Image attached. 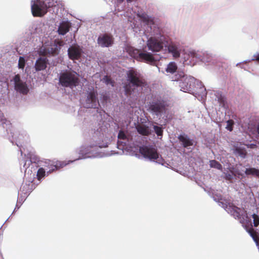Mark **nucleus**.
Returning a JSON list of instances; mask_svg holds the SVG:
<instances>
[{
    "label": "nucleus",
    "instance_id": "nucleus-1",
    "mask_svg": "<svg viewBox=\"0 0 259 259\" xmlns=\"http://www.w3.org/2000/svg\"><path fill=\"white\" fill-rule=\"evenodd\" d=\"M126 80L128 83L123 86L125 95H131L136 88H143L147 85L144 77L137 70L131 69L126 72Z\"/></svg>",
    "mask_w": 259,
    "mask_h": 259
},
{
    "label": "nucleus",
    "instance_id": "nucleus-2",
    "mask_svg": "<svg viewBox=\"0 0 259 259\" xmlns=\"http://www.w3.org/2000/svg\"><path fill=\"white\" fill-rule=\"evenodd\" d=\"M79 78L75 72L65 71L61 73L59 77V82L64 87L71 89L78 85Z\"/></svg>",
    "mask_w": 259,
    "mask_h": 259
},
{
    "label": "nucleus",
    "instance_id": "nucleus-3",
    "mask_svg": "<svg viewBox=\"0 0 259 259\" xmlns=\"http://www.w3.org/2000/svg\"><path fill=\"white\" fill-rule=\"evenodd\" d=\"M98 93L93 87L89 89L86 94V99L84 103V106L87 108H96L99 106L98 98Z\"/></svg>",
    "mask_w": 259,
    "mask_h": 259
},
{
    "label": "nucleus",
    "instance_id": "nucleus-4",
    "mask_svg": "<svg viewBox=\"0 0 259 259\" xmlns=\"http://www.w3.org/2000/svg\"><path fill=\"white\" fill-rule=\"evenodd\" d=\"M164 37L163 36H160L159 37H150L147 42L149 50L154 52L160 51L164 46Z\"/></svg>",
    "mask_w": 259,
    "mask_h": 259
},
{
    "label": "nucleus",
    "instance_id": "nucleus-5",
    "mask_svg": "<svg viewBox=\"0 0 259 259\" xmlns=\"http://www.w3.org/2000/svg\"><path fill=\"white\" fill-rule=\"evenodd\" d=\"M168 106L167 102L161 98H157L150 102L149 109L155 113L165 112Z\"/></svg>",
    "mask_w": 259,
    "mask_h": 259
},
{
    "label": "nucleus",
    "instance_id": "nucleus-6",
    "mask_svg": "<svg viewBox=\"0 0 259 259\" xmlns=\"http://www.w3.org/2000/svg\"><path fill=\"white\" fill-rule=\"evenodd\" d=\"M139 151L145 158H148L150 160H155L159 158V154L157 152V149L152 146L140 147Z\"/></svg>",
    "mask_w": 259,
    "mask_h": 259
},
{
    "label": "nucleus",
    "instance_id": "nucleus-7",
    "mask_svg": "<svg viewBox=\"0 0 259 259\" xmlns=\"http://www.w3.org/2000/svg\"><path fill=\"white\" fill-rule=\"evenodd\" d=\"M31 3V12L34 17H41L47 13L48 10L42 4L41 0H34Z\"/></svg>",
    "mask_w": 259,
    "mask_h": 259
},
{
    "label": "nucleus",
    "instance_id": "nucleus-8",
    "mask_svg": "<svg viewBox=\"0 0 259 259\" xmlns=\"http://www.w3.org/2000/svg\"><path fill=\"white\" fill-rule=\"evenodd\" d=\"M14 82L15 90L23 95H27L29 92V89L26 82H23L21 79V77L19 74L15 75L13 78Z\"/></svg>",
    "mask_w": 259,
    "mask_h": 259
},
{
    "label": "nucleus",
    "instance_id": "nucleus-9",
    "mask_svg": "<svg viewBox=\"0 0 259 259\" xmlns=\"http://www.w3.org/2000/svg\"><path fill=\"white\" fill-rule=\"evenodd\" d=\"M82 49L78 46H73L68 50V55L69 59L72 60H79L82 55Z\"/></svg>",
    "mask_w": 259,
    "mask_h": 259
},
{
    "label": "nucleus",
    "instance_id": "nucleus-10",
    "mask_svg": "<svg viewBox=\"0 0 259 259\" xmlns=\"http://www.w3.org/2000/svg\"><path fill=\"white\" fill-rule=\"evenodd\" d=\"M113 42L112 36L106 33L100 36L98 38V43L102 47H108L112 45Z\"/></svg>",
    "mask_w": 259,
    "mask_h": 259
},
{
    "label": "nucleus",
    "instance_id": "nucleus-11",
    "mask_svg": "<svg viewBox=\"0 0 259 259\" xmlns=\"http://www.w3.org/2000/svg\"><path fill=\"white\" fill-rule=\"evenodd\" d=\"M48 64V60L46 57H39L37 59L34 64L36 71L44 70L46 69Z\"/></svg>",
    "mask_w": 259,
    "mask_h": 259
},
{
    "label": "nucleus",
    "instance_id": "nucleus-12",
    "mask_svg": "<svg viewBox=\"0 0 259 259\" xmlns=\"http://www.w3.org/2000/svg\"><path fill=\"white\" fill-rule=\"evenodd\" d=\"M137 56L139 57L138 60L146 63L153 64L155 61L153 56L149 53L141 52L140 54H137Z\"/></svg>",
    "mask_w": 259,
    "mask_h": 259
},
{
    "label": "nucleus",
    "instance_id": "nucleus-13",
    "mask_svg": "<svg viewBox=\"0 0 259 259\" xmlns=\"http://www.w3.org/2000/svg\"><path fill=\"white\" fill-rule=\"evenodd\" d=\"M71 26V23L69 22L62 21L58 27V33L62 35H65L69 31Z\"/></svg>",
    "mask_w": 259,
    "mask_h": 259
},
{
    "label": "nucleus",
    "instance_id": "nucleus-14",
    "mask_svg": "<svg viewBox=\"0 0 259 259\" xmlns=\"http://www.w3.org/2000/svg\"><path fill=\"white\" fill-rule=\"evenodd\" d=\"M51 161L49 160V165H50V168L51 169L49 170L48 172H52L55 170L58 169L60 168H62L65 165H66L68 163H67L65 161H57L53 163H50Z\"/></svg>",
    "mask_w": 259,
    "mask_h": 259
},
{
    "label": "nucleus",
    "instance_id": "nucleus-15",
    "mask_svg": "<svg viewBox=\"0 0 259 259\" xmlns=\"http://www.w3.org/2000/svg\"><path fill=\"white\" fill-rule=\"evenodd\" d=\"M168 52L172 54V56L175 58H179L180 56V50L178 46L174 44H170L168 47Z\"/></svg>",
    "mask_w": 259,
    "mask_h": 259
},
{
    "label": "nucleus",
    "instance_id": "nucleus-16",
    "mask_svg": "<svg viewBox=\"0 0 259 259\" xmlns=\"http://www.w3.org/2000/svg\"><path fill=\"white\" fill-rule=\"evenodd\" d=\"M138 132L143 136H148L151 133V131L148 126L143 124H139L137 126Z\"/></svg>",
    "mask_w": 259,
    "mask_h": 259
},
{
    "label": "nucleus",
    "instance_id": "nucleus-17",
    "mask_svg": "<svg viewBox=\"0 0 259 259\" xmlns=\"http://www.w3.org/2000/svg\"><path fill=\"white\" fill-rule=\"evenodd\" d=\"M179 141L182 143L184 147H188L193 145V142L187 136L180 135L178 137Z\"/></svg>",
    "mask_w": 259,
    "mask_h": 259
},
{
    "label": "nucleus",
    "instance_id": "nucleus-18",
    "mask_svg": "<svg viewBox=\"0 0 259 259\" xmlns=\"http://www.w3.org/2000/svg\"><path fill=\"white\" fill-rule=\"evenodd\" d=\"M138 16L147 25H153L154 23L153 19L145 13L138 14Z\"/></svg>",
    "mask_w": 259,
    "mask_h": 259
},
{
    "label": "nucleus",
    "instance_id": "nucleus-19",
    "mask_svg": "<svg viewBox=\"0 0 259 259\" xmlns=\"http://www.w3.org/2000/svg\"><path fill=\"white\" fill-rule=\"evenodd\" d=\"M234 153L242 158H245L247 155L246 149L244 147L240 146H235L234 148Z\"/></svg>",
    "mask_w": 259,
    "mask_h": 259
},
{
    "label": "nucleus",
    "instance_id": "nucleus-20",
    "mask_svg": "<svg viewBox=\"0 0 259 259\" xmlns=\"http://www.w3.org/2000/svg\"><path fill=\"white\" fill-rule=\"evenodd\" d=\"M245 229L247 231V232L250 234V235L251 236L253 240L258 244L259 238L258 237L257 232L256 231H255L253 228L252 226H251V227L248 228L246 226H245Z\"/></svg>",
    "mask_w": 259,
    "mask_h": 259
},
{
    "label": "nucleus",
    "instance_id": "nucleus-21",
    "mask_svg": "<svg viewBox=\"0 0 259 259\" xmlns=\"http://www.w3.org/2000/svg\"><path fill=\"white\" fill-rule=\"evenodd\" d=\"M245 174L247 175H251L256 178L259 177V169L254 167L246 168L245 171Z\"/></svg>",
    "mask_w": 259,
    "mask_h": 259
},
{
    "label": "nucleus",
    "instance_id": "nucleus-22",
    "mask_svg": "<svg viewBox=\"0 0 259 259\" xmlns=\"http://www.w3.org/2000/svg\"><path fill=\"white\" fill-rule=\"evenodd\" d=\"M58 0H41L42 4L48 10L49 8H53L56 6Z\"/></svg>",
    "mask_w": 259,
    "mask_h": 259
},
{
    "label": "nucleus",
    "instance_id": "nucleus-23",
    "mask_svg": "<svg viewBox=\"0 0 259 259\" xmlns=\"http://www.w3.org/2000/svg\"><path fill=\"white\" fill-rule=\"evenodd\" d=\"M177 66L175 62L169 63L166 69V71L170 73H174L177 69Z\"/></svg>",
    "mask_w": 259,
    "mask_h": 259
},
{
    "label": "nucleus",
    "instance_id": "nucleus-24",
    "mask_svg": "<svg viewBox=\"0 0 259 259\" xmlns=\"http://www.w3.org/2000/svg\"><path fill=\"white\" fill-rule=\"evenodd\" d=\"M198 85H199L200 88L198 91H195L196 94H198L199 96H201L202 97L203 96H206L207 92L204 86L202 85L201 82L199 83V84H198Z\"/></svg>",
    "mask_w": 259,
    "mask_h": 259
},
{
    "label": "nucleus",
    "instance_id": "nucleus-25",
    "mask_svg": "<svg viewBox=\"0 0 259 259\" xmlns=\"http://www.w3.org/2000/svg\"><path fill=\"white\" fill-rule=\"evenodd\" d=\"M209 165L211 167L215 168L219 170H221L222 169V165L218 161L215 160H210Z\"/></svg>",
    "mask_w": 259,
    "mask_h": 259
},
{
    "label": "nucleus",
    "instance_id": "nucleus-26",
    "mask_svg": "<svg viewBox=\"0 0 259 259\" xmlns=\"http://www.w3.org/2000/svg\"><path fill=\"white\" fill-rule=\"evenodd\" d=\"M130 55L133 57V58L138 60L139 57L137 56V54H140V52L137 49H135L133 48H130L128 50Z\"/></svg>",
    "mask_w": 259,
    "mask_h": 259
},
{
    "label": "nucleus",
    "instance_id": "nucleus-27",
    "mask_svg": "<svg viewBox=\"0 0 259 259\" xmlns=\"http://www.w3.org/2000/svg\"><path fill=\"white\" fill-rule=\"evenodd\" d=\"M102 80L104 82H105L107 85L110 84L112 87H114V81L112 80L111 77L108 75H105L102 79Z\"/></svg>",
    "mask_w": 259,
    "mask_h": 259
},
{
    "label": "nucleus",
    "instance_id": "nucleus-28",
    "mask_svg": "<svg viewBox=\"0 0 259 259\" xmlns=\"http://www.w3.org/2000/svg\"><path fill=\"white\" fill-rule=\"evenodd\" d=\"M46 171L45 169L42 167L39 168L37 172V178L38 180H40L42 178H44L45 176Z\"/></svg>",
    "mask_w": 259,
    "mask_h": 259
},
{
    "label": "nucleus",
    "instance_id": "nucleus-29",
    "mask_svg": "<svg viewBox=\"0 0 259 259\" xmlns=\"http://www.w3.org/2000/svg\"><path fill=\"white\" fill-rule=\"evenodd\" d=\"M153 128L154 130L155 133L156 134V135L158 136H162L163 135V130L161 127L157 126V125H154Z\"/></svg>",
    "mask_w": 259,
    "mask_h": 259
},
{
    "label": "nucleus",
    "instance_id": "nucleus-30",
    "mask_svg": "<svg viewBox=\"0 0 259 259\" xmlns=\"http://www.w3.org/2000/svg\"><path fill=\"white\" fill-rule=\"evenodd\" d=\"M25 65V60L23 57H20L18 61V67L23 69Z\"/></svg>",
    "mask_w": 259,
    "mask_h": 259
},
{
    "label": "nucleus",
    "instance_id": "nucleus-31",
    "mask_svg": "<svg viewBox=\"0 0 259 259\" xmlns=\"http://www.w3.org/2000/svg\"><path fill=\"white\" fill-rule=\"evenodd\" d=\"M234 124V122L232 119L228 120L227 121V125L226 128L229 131L231 132L233 130Z\"/></svg>",
    "mask_w": 259,
    "mask_h": 259
},
{
    "label": "nucleus",
    "instance_id": "nucleus-32",
    "mask_svg": "<svg viewBox=\"0 0 259 259\" xmlns=\"http://www.w3.org/2000/svg\"><path fill=\"white\" fill-rule=\"evenodd\" d=\"M252 217L253 219V225L254 227H256L259 225V217L255 213L253 214Z\"/></svg>",
    "mask_w": 259,
    "mask_h": 259
},
{
    "label": "nucleus",
    "instance_id": "nucleus-33",
    "mask_svg": "<svg viewBox=\"0 0 259 259\" xmlns=\"http://www.w3.org/2000/svg\"><path fill=\"white\" fill-rule=\"evenodd\" d=\"M118 138L120 139L125 140L126 137L123 131H120L118 133Z\"/></svg>",
    "mask_w": 259,
    "mask_h": 259
},
{
    "label": "nucleus",
    "instance_id": "nucleus-34",
    "mask_svg": "<svg viewBox=\"0 0 259 259\" xmlns=\"http://www.w3.org/2000/svg\"><path fill=\"white\" fill-rule=\"evenodd\" d=\"M218 101L220 103L221 105L224 106L225 103V98L220 95L219 97H218Z\"/></svg>",
    "mask_w": 259,
    "mask_h": 259
},
{
    "label": "nucleus",
    "instance_id": "nucleus-35",
    "mask_svg": "<svg viewBox=\"0 0 259 259\" xmlns=\"http://www.w3.org/2000/svg\"><path fill=\"white\" fill-rule=\"evenodd\" d=\"M190 55L192 57H196L197 54L195 51H192L190 52Z\"/></svg>",
    "mask_w": 259,
    "mask_h": 259
},
{
    "label": "nucleus",
    "instance_id": "nucleus-36",
    "mask_svg": "<svg viewBox=\"0 0 259 259\" xmlns=\"http://www.w3.org/2000/svg\"><path fill=\"white\" fill-rule=\"evenodd\" d=\"M253 60L259 61V54H257L253 56Z\"/></svg>",
    "mask_w": 259,
    "mask_h": 259
},
{
    "label": "nucleus",
    "instance_id": "nucleus-37",
    "mask_svg": "<svg viewBox=\"0 0 259 259\" xmlns=\"http://www.w3.org/2000/svg\"><path fill=\"white\" fill-rule=\"evenodd\" d=\"M240 210L239 208L237 207H236L235 212L236 213L237 216L238 217H239L240 216V213L238 211V210Z\"/></svg>",
    "mask_w": 259,
    "mask_h": 259
},
{
    "label": "nucleus",
    "instance_id": "nucleus-38",
    "mask_svg": "<svg viewBox=\"0 0 259 259\" xmlns=\"http://www.w3.org/2000/svg\"><path fill=\"white\" fill-rule=\"evenodd\" d=\"M235 172H236V175H237L238 176H243V174H242L241 172H240L238 170H236Z\"/></svg>",
    "mask_w": 259,
    "mask_h": 259
},
{
    "label": "nucleus",
    "instance_id": "nucleus-39",
    "mask_svg": "<svg viewBox=\"0 0 259 259\" xmlns=\"http://www.w3.org/2000/svg\"><path fill=\"white\" fill-rule=\"evenodd\" d=\"M257 132L258 134L259 135V124L257 125Z\"/></svg>",
    "mask_w": 259,
    "mask_h": 259
},
{
    "label": "nucleus",
    "instance_id": "nucleus-40",
    "mask_svg": "<svg viewBox=\"0 0 259 259\" xmlns=\"http://www.w3.org/2000/svg\"><path fill=\"white\" fill-rule=\"evenodd\" d=\"M123 1H124V0H118V2L119 3H122Z\"/></svg>",
    "mask_w": 259,
    "mask_h": 259
},
{
    "label": "nucleus",
    "instance_id": "nucleus-41",
    "mask_svg": "<svg viewBox=\"0 0 259 259\" xmlns=\"http://www.w3.org/2000/svg\"><path fill=\"white\" fill-rule=\"evenodd\" d=\"M57 52V51L55 50V51H54V52H52V54H57V53H58Z\"/></svg>",
    "mask_w": 259,
    "mask_h": 259
},
{
    "label": "nucleus",
    "instance_id": "nucleus-42",
    "mask_svg": "<svg viewBox=\"0 0 259 259\" xmlns=\"http://www.w3.org/2000/svg\"><path fill=\"white\" fill-rule=\"evenodd\" d=\"M256 145H251V148H253L254 147H255Z\"/></svg>",
    "mask_w": 259,
    "mask_h": 259
},
{
    "label": "nucleus",
    "instance_id": "nucleus-43",
    "mask_svg": "<svg viewBox=\"0 0 259 259\" xmlns=\"http://www.w3.org/2000/svg\"><path fill=\"white\" fill-rule=\"evenodd\" d=\"M127 2H131L133 1V0H126Z\"/></svg>",
    "mask_w": 259,
    "mask_h": 259
},
{
    "label": "nucleus",
    "instance_id": "nucleus-44",
    "mask_svg": "<svg viewBox=\"0 0 259 259\" xmlns=\"http://www.w3.org/2000/svg\"><path fill=\"white\" fill-rule=\"evenodd\" d=\"M2 117V114H0V118ZM2 119H0V121H1Z\"/></svg>",
    "mask_w": 259,
    "mask_h": 259
},
{
    "label": "nucleus",
    "instance_id": "nucleus-45",
    "mask_svg": "<svg viewBox=\"0 0 259 259\" xmlns=\"http://www.w3.org/2000/svg\"><path fill=\"white\" fill-rule=\"evenodd\" d=\"M0 255H1V256H2V253H1V252H0Z\"/></svg>",
    "mask_w": 259,
    "mask_h": 259
},
{
    "label": "nucleus",
    "instance_id": "nucleus-46",
    "mask_svg": "<svg viewBox=\"0 0 259 259\" xmlns=\"http://www.w3.org/2000/svg\"><path fill=\"white\" fill-rule=\"evenodd\" d=\"M180 76H184V75L183 74V75H181Z\"/></svg>",
    "mask_w": 259,
    "mask_h": 259
}]
</instances>
